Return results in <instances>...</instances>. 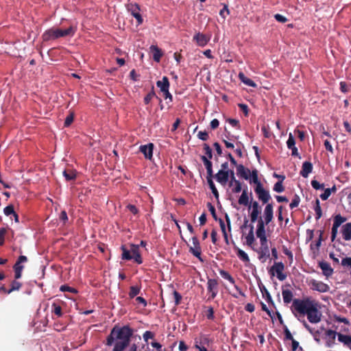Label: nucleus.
I'll return each instance as SVG.
<instances>
[{"label":"nucleus","instance_id":"59","mask_svg":"<svg viewBox=\"0 0 351 351\" xmlns=\"http://www.w3.org/2000/svg\"><path fill=\"white\" fill-rule=\"evenodd\" d=\"M173 294L175 300V304L178 305L182 300V295L177 291H174Z\"/></svg>","mask_w":351,"mask_h":351},{"label":"nucleus","instance_id":"38","mask_svg":"<svg viewBox=\"0 0 351 351\" xmlns=\"http://www.w3.org/2000/svg\"><path fill=\"white\" fill-rule=\"evenodd\" d=\"M141 291V288L137 286H132L130 288L129 297L130 298H134L136 297Z\"/></svg>","mask_w":351,"mask_h":351},{"label":"nucleus","instance_id":"42","mask_svg":"<svg viewBox=\"0 0 351 351\" xmlns=\"http://www.w3.org/2000/svg\"><path fill=\"white\" fill-rule=\"evenodd\" d=\"M60 291H62V292H66V291H68V292H71L72 293H77L78 291L76 289L73 288V287H69L66 285H62L60 287Z\"/></svg>","mask_w":351,"mask_h":351},{"label":"nucleus","instance_id":"22","mask_svg":"<svg viewBox=\"0 0 351 351\" xmlns=\"http://www.w3.org/2000/svg\"><path fill=\"white\" fill-rule=\"evenodd\" d=\"M341 233L343 239L345 241L351 240V222L347 223L341 228Z\"/></svg>","mask_w":351,"mask_h":351},{"label":"nucleus","instance_id":"33","mask_svg":"<svg viewBox=\"0 0 351 351\" xmlns=\"http://www.w3.org/2000/svg\"><path fill=\"white\" fill-rule=\"evenodd\" d=\"M346 220H347V219L344 217H342L340 214L337 215L334 217L333 225H335V226L339 227Z\"/></svg>","mask_w":351,"mask_h":351},{"label":"nucleus","instance_id":"47","mask_svg":"<svg viewBox=\"0 0 351 351\" xmlns=\"http://www.w3.org/2000/svg\"><path fill=\"white\" fill-rule=\"evenodd\" d=\"M260 214V210L258 209H252L250 213V219L252 222H255L258 219V215Z\"/></svg>","mask_w":351,"mask_h":351},{"label":"nucleus","instance_id":"53","mask_svg":"<svg viewBox=\"0 0 351 351\" xmlns=\"http://www.w3.org/2000/svg\"><path fill=\"white\" fill-rule=\"evenodd\" d=\"M311 185H312L313 188L316 190L324 189V184H320L318 181H317L315 180H313L311 181Z\"/></svg>","mask_w":351,"mask_h":351},{"label":"nucleus","instance_id":"17","mask_svg":"<svg viewBox=\"0 0 351 351\" xmlns=\"http://www.w3.org/2000/svg\"><path fill=\"white\" fill-rule=\"evenodd\" d=\"M287 145L289 149H291L292 156H298L299 158H300L298 152V148L295 147V138L291 133H289V138L287 141Z\"/></svg>","mask_w":351,"mask_h":351},{"label":"nucleus","instance_id":"54","mask_svg":"<svg viewBox=\"0 0 351 351\" xmlns=\"http://www.w3.org/2000/svg\"><path fill=\"white\" fill-rule=\"evenodd\" d=\"M197 137L202 141H207L208 139V133L206 131H199L197 133Z\"/></svg>","mask_w":351,"mask_h":351},{"label":"nucleus","instance_id":"55","mask_svg":"<svg viewBox=\"0 0 351 351\" xmlns=\"http://www.w3.org/2000/svg\"><path fill=\"white\" fill-rule=\"evenodd\" d=\"M331 195V189H326L324 190V192L320 195V197L322 200H326L330 195Z\"/></svg>","mask_w":351,"mask_h":351},{"label":"nucleus","instance_id":"2","mask_svg":"<svg viewBox=\"0 0 351 351\" xmlns=\"http://www.w3.org/2000/svg\"><path fill=\"white\" fill-rule=\"evenodd\" d=\"M133 332L128 325L115 326L107 337L106 345L111 346L114 344L113 351H123L129 346Z\"/></svg>","mask_w":351,"mask_h":351},{"label":"nucleus","instance_id":"11","mask_svg":"<svg viewBox=\"0 0 351 351\" xmlns=\"http://www.w3.org/2000/svg\"><path fill=\"white\" fill-rule=\"evenodd\" d=\"M339 332L331 329L325 330L326 346L332 348L335 344L336 337H338Z\"/></svg>","mask_w":351,"mask_h":351},{"label":"nucleus","instance_id":"19","mask_svg":"<svg viewBox=\"0 0 351 351\" xmlns=\"http://www.w3.org/2000/svg\"><path fill=\"white\" fill-rule=\"evenodd\" d=\"M319 267L322 271L323 275L326 278L331 276L333 274V269L331 267L330 263L326 261L319 262Z\"/></svg>","mask_w":351,"mask_h":351},{"label":"nucleus","instance_id":"34","mask_svg":"<svg viewBox=\"0 0 351 351\" xmlns=\"http://www.w3.org/2000/svg\"><path fill=\"white\" fill-rule=\"evenodd\" d=\"M314 209H315V215H316L315 219L317 220H318L322 216V211L319 201L318 199H316V200H315V206Z\"/></svg>","mask_w":351,"mask_h":351},{"label":"nucleus","instance_id":"20","mask_svg":"<svg viewBox=\"0 0 351 351\" xmlns=\"http://www.w3.org/2000/svg\"><path fill=\"white\" fill-rule=\"evenodd\" d=\"M193 40L196 41L199 46L204 47L210 40V37L199 32L193 36Z\"/></svg>","mask_w":351,"mask_h":351},{"label":"nucleus","instance_id":"52","mask_svg":"<svg viewBox=\"0 0 351 351\" xmlns=\"http://www.w3.org/2000/svg\"><path fill=\"white\" fill-rule=\"evenodd\" d=\"M207 207H208L209 211L210 212L214 219L216 221L218 220L215 206L210 202H208L207 204Z\"/></svg>","mask_w":351,"mask_h":351},{"label":"nucleus","instance_id":"56","mask_svg":"<svg viewBox=\"0 0 351 351\" xmlns=\"http://www.w3.org/2000/svg\"><path fill=\"white\" fill-rule=\"evenodd\" d=\"M227 121L232 126V127H234V128H237L238 129L240 128V124H239V120L237 119H228L227 120Z\"/></svg>","mask_w":351,"mask_h":351},{"label":"nucleus","instance_id":"58","mask_svg":"<svg viewBox=\"0 0 351 351\" xmlns=\"http://www.w3.org/2000/svg\"><path fill=\"white\" fill-rule=\"evenodd\" d=\"M341 265L343 267H351V257H346L341 260Z\"/></svg>","mask_w":351,"mask_h":351},{"label":"nucleus","instance_id":"16","mask_svg":"<svg viewBox=\"0 0 351 351\" xmlns=\"http://www.w3.org/2000/svg\"><path fill=\"white\" fill-rule=\"evenodd\" d=\"M251 173L252 171L243 165H237V173L239 178L248 180L250 178Z\"/></svg>","mask_w":351,"mask_h":351},{"label":"nucleus","instance_id":"6","mask_svg":"<svg viewBox=\"0 0 351 351\" xmlns=\"http://www.w3.org/2000/svg\"><path fill=\"white\" fill-rule=\"evenodd\" d=\"M207 290L210 295L208 300H213L217 295L219 291V283L217 279L208 278L207 282Z\"/></svg>","mask_w":351,"mask_h":351},{"label":"nucleus","instance_id":"37","mask_svg":"<svg viewBox=\"0 0 351 351\" xmlns=\"http://www.w3.org/2000/svg\"><path fill=\"white\" fill-rule=\"evenodd\" d=\"M253 226H251L250 230L245 237L246 239V243L247 245L251 246L254 241V232H253Z\"/></svg>","mask_w":351,"mask_h":351},{"label":"nucleus","instance_id":"49","mask_svg":"<svg viewBox=\"0 0 351 351\" xmlns=\"http://www.w3.org/2000/svg\"><path fill=\"white\" fill-rule=\"evenodd\" d=\"M300 202V198L299 195H295L293 199H292L291 204H289L290 208L293 209L297 206H298Z\"/></svg>","mask_w":351,"mask_h":351},{"label":"nucleus","instance_id":"64","mask_svg":"<svg viewBox=\"0 0 351 351\" xmlns=\"http://www.w3.org/2000/svg\"><path fill=\"white\" fill-rule=\"evenodd\" d=\"M274 18L277 21L280 23H285L287 21V19L280 14H275Z\"/></svg>","mask_w":351,"mask_h":351},{"label":"nucleus","instance_id":"61","mask_svg":"<svg viewBox=\"0 0 351 351\" xmlns=\"http://www.w3.org/2000/svg\"><path fill=\"white\" fill-rule=\"evenodd\" d=\"M206 316L208 319H214V310L212 306L208 307Z\"/></svg>","mask_w":351,"mask_h":351},{"label":"nucleus","instance_id":"35","mask_svg":"<svg viewBox=\"0 0 351 351\" xmlns=\"http://www.w3.org/2000/svg\"><path fill=\"white\" fill-rule=\"evenodd\" d=\"M237 254L238 257L243 262H250V258L248 255L242 250L238 249Z\"/></svg>","mask_w":351,"mask_h":351},{"label":"nucleus","instance_id":"31","mask_svg":"<svg viewBox=\"0 0 351 351\" xmlns=\"http://www.w3.org/2000/svg\"><path fill=\"white\" fill-rule=\"evenodd\" d=\"M219 274L222 278L228 280L231 284H232V285L235 284L234 279L231 276V275L228 271L221 269V270H219Z\"/></svg>","mask_w":351,"mask_h":351},{"label":"nucleus","instance_id":"12","mask_svg":"<svg viewBox=\"0 0 351 351\" xmlns=\"http://www.w3.org/2000/svg\"><path fill=\"white\" fill-rule=\"evenodd\" d=\"M59 38L56 27H52L46 30L42 35V39L44 42L54 40Z\"/></svg>","mask_w":351,"mask_h":351},{"label":"nucleus","instance_id":"18","mask_svg":"<svg viewBox=\"0 0 351 351\" xmlns=\"http://www.w3.org/2000/svg\"><path fill=\"white\" fill-rule=\"evenodd\" d=\"M56 30L58 32V36L60 38L66 36H73L76 32V27L71 25L67 29H62L60 28H56Z\"/></svg>","mask_w":351,"mask_h":351},{"label":"nucleus","instance_id":"48","mask_svg":"<svg viewBox=\"0 0 351 351\" xmlns=\"http://www.w3.org/2000/svg\"><path fill=\"white\" fill-rule=\"evenodd\" d=\"M203 149L205 152L206 156L210 160L213 158V154H212V149L210 147V146L204 143L203 145Z\"/></svg>","mask_w":351,"mask_h":351},{"label":"nucleus","instance_id":"51","mask_svg":"<svg viewBox=\"0 0 351 351\" xmlns=\"http://www.w3.org/2000/svg\"><path fill=\"white\" fill-rule=\"evenodd\" d=\"M14 212L15 211H14V206L12 204L7 206L3 210V213L6 216H10L11 215H13V214H14Z\"/></svg>","mask_w":351,"mask_h":351},{"label":"nucleus","instance_id":"21","mask_svg":"<svg viewBox=\"0 0 351 351\" xmlns=\"http://www.w3.org/2000/svg\"><path fill=\"white\" fill-rule=\"evenodd\" d=\"M313 171V165L309 161H305L302 164V170L300 172V174L303 178H307Z\"/></svg>","mask_w":351,"mask_h":351},{"label":"nucleus","instance_id":"36","mask_svg":"<svg viewBox=\"0 0 351 351\" xmlns=\"http://www.w3.org/2000/svg\"><path fill=\"white\" fill-rule=\"evenodd\" d=\"M52 313H53L58 317H60L62 316V307L53 302L52 304Z\"/></svg>","mask_w":351,"mask_h":351},{"label":"nucleus","instance_id":"43","mask_svg":"<svg viewBox=\"0 0 351 351\" xmlns=\"http://www.w3.org/2000/svg\"><path fill=\"white\" fill-rule=\"evenodd\" d=\"M282 180L278 181L274 186V191L277 193H282L285 191V187L282 185Z\"/></svg>","mask_w":351,"mask_h":351},{"label":"nucleus","instance_id":"46","mask_svg":"<svg viewBox=\"0 0 351 351\" xmlns=\"http://www.w3.org/2000/svg\"><path fill=\"white\" fill-rule=\"evenodd\" d=\"M74 119V113L73 112H70L69 114L66 117L64 125V127H69L73 121Z\"/></svg>","mask_w":351,"mask_h":351},{"label":"nucleus","instance_id":"1","mask_svg":"<svg viewBox=\"0 0 351 351\" xmlns=\"http://www.w3.org/2000/svg\"><path fill=\"white\" fill-rule=\"evenodd\" d=\"M282 295L285 304H289L293 300L291 309L295 317L298 315H306L307 319L311 324H317L321 322L322 314L319 310L318 302L310 298L293 300V295L289 289H283Z\"/></svg>","mask_w":351,"mask_h":351},{"label":"nucleus","instance_id":"23","mask_svg":"<svg viewBox=\"0 0 351 351\" xmlns=\"http://www.w3.org/2000/svg\"><path fill=\"white\" fill-rule=\"evenodd\" d=\"M250 184H254V187H258V186H261L263 184L260 181L258 178V171L256 169H254L252 171L250 174V178L248 180Z\"/></svg>","mask_w":351,"mask_h":351},{"label":"nucleus","instance_id":"8","mask_svg":"<svg viewBox=\"0 0 351 351\" xmlns=\"http://www.w3.org/2000/svg\"><path fill=\"white\" fill-rule=\"evenodd\" d=\"M193 246H190L189 252L201 261H203L201 258L202 250L200 247V244L199 240L196 236H194L191 239Z\"/></svg>","mask_w":351,"mask_h":351},{"label":"nucleus","instance_id":"62","mask_svg":"<svg viewBox=\"0 0 351 351\" xmlns=\"http://www.w3.org/2000/svg\"><path fill=\"white\" fill-rule=\"evenodd\" d=\"M284 332H285V339L286 340L291 341V340L294 339L292 334L291 333L290 330L288 329L287 327H285V328L284 330Z\"/></svg>","mask_w":351,"mask_h":351},{"label":"nucleus","instance_id":"28","mask_svg":"<svg viewBox=\"0 0 351 351\" xmlns=\"http://www.w3.org/2000/svg\"><path fill=\"white\" fill-rule=\"evenodd\" d=\"M238 203L245 206H250L249 196L246 189L243 191L241 195L239 198Z\"/></svg>","mask_w":351,"mask_h":351},{"label":"nucleus","instance_id":"45","mask_svg":"<svg viewBox=\"0 0 351 351\" xmlns=\"http://www.w3.org/2000/svg\"><path fill=\"white\" fill-rule=\"evenodd\" d=\"M303 326L304 328L314 337H317L319 335V330H314L306 322V321L303 322Z\"/></svg>","mask_w":351,"mask_h":351},{"label":"nucleus","instance_id":"14","mask_svg":"<svg viewBox=\"0 0 351 351\" xmlns=\"http://www.w3.org/2000/svg\"><path fill=\"white\" fill-rule=\"evenodd\" d=\"M154 144L149 143L147 145H141L139 151L143 154L146 159L151 160L153 156Z\"/></svg>","mask_w":351,"mask_h":351},{"label":"nucleus","instance_id":"4","mask_svg":"<svg viewBox=\"0 0 351 351\" xmlns=\"http://www.w3.org/2000/svg\"><path fill=\"white\" fill-rule=\"evenodd\" d=\"M285 265L282 262H275L274 265L270 268L269 272L271 276L276 274L277 278L283 281L287 278V274L283 273Z\"/></svg>","mask_w":351,"mask_h":351},{"label":"nucleus","instance_id":"10","mask_svg":"<svg viewBox=\"0 0 351 351\" xmlns=\"http://www.w3.org/2000/svg\"><path fill=\"white\" fill-rule=\"evenodd\" d=\"M128 9L131 12V14L136 19L137 25H141L143 22V19L141 14L139 13V5L137 3H130L128 5Z\"/></svg>","mask_w":351,"mask_h":351},{"label":"nucleus","instance_id":"41","mask_svg":"<svg viewBox=\"0 0 351 351\" xmlns=\"http://www.w3.org/2000/svg\"><path fill=\"white\" fill-rule=\"evenodd\" d=\"M256 237L260 239V241H266L267 240L265 233V228L263 229H256Z\"/></svg>","mask_w":351,"mask_h":351},{"label":"nucleus","instance_id":"44","mask_svg":"<svg viewBox=\"0 0 351 351\" xmlns=\"http://www.w3.org/2000/svg\"><path fill=\"white\" fill-rule=\"evenodd\" d=\"M201 159H202V162H204V165L206 170L213 169L212 162L206 156H202Z\"/></svg>","mask_w":351,"mask_h":351},{"label":"nucleus","instance_id":"7","mask_svg":"<svg viewBox=\"0 0 351 351\" xmlns=\"http://www.w3.org/2000/svg\"><path fill=\"white\" fill-rule=\"evenodd\" d=\"M27 261V258L24 255H21L18 258V260L16 261V263L13 266V269L14 271L15 279H19L21 277L22 271L24 268V267L21 265V263H25Z\"/></svg>","mask_w":351,"mask_h":351},{"label":"nucleus","instance_id":"29","mask_svg":"<svg viewBox=\"0 0 351 351\" xmlns=\"http://www.w3.org/2000/svg\"><path fill=\"white\" fill-rule=\"evenodd\" d=\"M150 48L154 52L153 59L156 62H159L161 57L162 56V53L161 50L157 46L155 45H152Z\"/></svg>","mask_w":351,"mask_h":351},{"label":"nucleus","instance_id":"27","mask_svg":"<svg viewBox=\"0 0 351 351\" xmlns=\"http://www.w3.org/2000/svg\"><path fill=\"white\" fill-rule=\"evenodd\" d=\"M156 85L158 88H160L161 92H164L169 88V82L167 77L164 76L162 80L160 81H158L156 82Z\"/></svg>","mask_w":351,"mask_h":351},{"label":"nucleus","instance_id":"5","mask_svg":"<svg viewBox=\"0 0 351 351\" xmlns=\"http://www.w3.org/2000/svg\"><path fill=\"white\" fill-rule=\"evenodd\" d=\"M254 189L259 201H261L263 204H269V202L271 199V197L269 191L264 189L263 185L254 187Z\"/></svg>","mask_w":351,"mask_h":351},{"label":"nucleus","instance_id":"9","mask_svg":"<svg viewBox=\"0 0 351 351\" xmlns=\"http://www.w3.org/2000/svg\"><path fill=\"white\" fill-rule=\"evenodd\" d=\"M310 285L311 289H313V291H317L320 293L328 292L330 289V287L327 284L322 281L316 280L315 279L311 280Z\"/></svg>","mask_w":351,"mask_h":351},{"label":"nucleus","instance_id":"15","mask_svg":"<svg viewBox=\"0 0 351 351\" xmlns=\"http://www.w3.org/2000/svg\"><path fill=\"white\" fill-rule=\"evenodd\" d=\"M274 218V206L273 204H266L264 209V220H265V224H269Z\"/></svg>","mask_w":351,"mask_h":351},{"label":"nucleus","instance_id":"50","mask_svg":"<svg viewBox=\"0 0 351 351\" xmlns=\"http://www.w3.org/2000/svg\"><path fill=\"white\" fill-rule=\"evenodd\" d=\"M242 187H241V183L239 180L234 181V185L232 189V191L234 193H239L241 191Z\"/></svg>","mask_w":351,"mask_h":351},{"label":"nucleus","instance_id":"57","mask_svg":"<svg viewBox=\"0 0 351 351\" xmlns=\"http://www.w3.org/2000/svg\"><path fill=\"white\" fill-rule=\"evenodd\" d=\"M130 250L131 254H132V256H134L135 254L140 253L139 246L138 245L131 244Z\"/></svg>","mask_w":351,"mask_h":351},{"label":"nucleus","instance_id":"24","mask_svg":"<svg viewBox=\"0 0 351 351\" xmlns=\"http://www.w3.org/2000/svg\"><path fill=\"white\" fill-rule=\"evenodd\" d=\"M238 77L239 79L245 85L253 88H256L257 86L256 84L251 79L247 77L243 73L240 72Z\"/></svg>","mask_w":351,"mask_h":351},{"label":"nucleus","instance_id":"40","mask_svg":"<svg viewBox=\"0 0 351 351\" xmlns=\"http://www.w3.org/2000/svg\"><path fill=\"white\" fill-rule=\"evenodd\" d=\"M156 97V93L154 90V86H152V90L147 94V95L144 97V103L145 104H149L153 97Z\"/></svg>","mask_w":351,"mask_h":351},{"label":"nucleus","instance_id":"60","mask_svg":"<svg viewBox=\"0 0 351 351\" xmlns=\"http://www.w3.org/2000/svg\"><path fill=\"white\" fill-rule=\"evenodd\" d=\"M257 228L256 229H263L265 228V220H263L261 217H260L257 220Z\"/></svg>","mask_w":351,"mask_h":351},{"label":"nucleus","instance_id":"26","mask_svg":"<svg viewBox=\"0 0 351 351\" xmlns=\"http://www.w3.org/2000/svg\"><path fill=\"white\" fill-rule=\"evenodd\" d=\"M63 176L66 181L75 180L77 177V171L72 169H65L63 171Z\"/></svg>","mask_w":351,"mask_h":351},{"label":"nucleus","instance_id":"39","mask_svg":"<svg viewBox=\"0 0 351 351\" xmlns=\"http://www.w3.org/2000/svg\"><path fill=\"white\" fill-rule=\"evenodd\" d=\"M207 182H208L209 187H210L213 195L215 196V197L216 199H219V192H218L213 180H208Z\"/></svg>","mask_w":351,"mask_h":351},{"label":"nucleus","instance_id":"3","mask_svg":"<svg viewBox=\"0 0 351 351\" xmlns=\"http://www.w3.org/2000/svg\"><path fill=\"white\" fill-rule=\"evenodd\" d=\"M255 251L258 254V260L263 263H265L267 259L270 257L268 240L260 241V247Z\"/></svg>","mask_w":351,"mask_h":351},{"label":"nucleus","instance_id":"30","mask_svg":"<svg viewBox=\"0 0 351 351\" xmlns=\"http://www.w3.org/2000/svg\"><path fill=\"white\" fill-rule=\"evenodd\" d=\"M21 286H22V284L20 282L16 281V280H13L11 282L10 289H8V291H7V294H10L12 291H19L21 289Z\"/></svg>","mask_w":351,"mask_h":351},{"label":"nucleus","instance_id":"25","mask_svg":"<svg viewBox=\"0 0 351 351\" xmlns=\"http://www.w3.org/2000/svg\"><path fill=\"white\" fill-rule=\"evenodd\" d=\"M338 341L351 350V336L339 333Z\"/></svg>","mask_w":351,"mask_h":351},{"label":"nucleus","instance_id":"32","mask_svg":"<svg viewBox=\"0 0 351 351\" xmlns=\"http://www.w3.org/2000/svg\"><path fill=\"white\" fill-rule=\"evenodd\" d=\"M122 250V259L130 261L132 259V256L131 255V252L130 250H128L125 245L121 246Z\"/></svg>","mask_w":351,"mask_h":351},{"label":"nucleus","instance_id":"63","mask_svg":"<svg viewBox=\"0 0 351 351\" xmlns=\"http://www.w3.org/2000/svg\"><path fill=\"white\" fill-rule=\"evenodd\" d=\"M143 339L145 341H147L149 339H154V335L151 331H145L143 335Z\"/></svg>","mask_w":351,"mask_h":351},{"label":"nucleus","instance_id":"13","mask_svg":"<svg viewBox=\"0 0 351 351\" xmlns=\"http://www.w3.org/2000/svg\"><path fill=\"white\" fill-rule=\"evenodd\" d=\"M215 178L221 185H223V186L226 185L227 182L229 180V171L220 169L215 175Z\"/></svg>","mask_w":351,"mask_h":351}]
</instances>
